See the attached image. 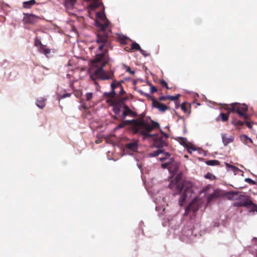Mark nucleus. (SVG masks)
I'll return each mask as SVG.
<instances>
[{"mask_svg": "<svg viewBox=\"0 0 257 257\" xmlns=\"http://www.w3.org/2000/svg\"><path fill=\"white\" fill-rule=\"evenodd\" d=\"M96 18L99 19L100 21H95L96 26L100 29V31L96 35L97 53L95 58L91 62L89 70L90 76L94 81L98 78L102 80L111 79L113 76V73L106 72L103 69L108 61V49L112 48L108 38L109 33L111 32L109 28L110 22L103 14L97 13Z\"/></svg>", "mask_w": 257, "mask_h": 257, "instance_id": "1", "label": "nucleus"}, {"mask_svg": "<svg viewBox=\"0 0 257 257\" xmlns=\"http://www.w3.org/2000/svg\"><path fill=\"white\" fill-rule=\"evenodd\" d=\"M125 125H131L133 132L135 134L140 133L144 137H151L150 134L155 128L159 127V124L153 120H149L142 115L139 118L132 120L123 121Z\"/></svg>", "mask_w": 257, "mask_h": 257, "instance_id": "2", "label": "nucleus"}, {"mask_svg": "<svg viewBox=\"0 0 257 257\" xmlns=\"http://www.w3.org/2000/svg\"><path fill=\"white\" fill-rule=\"evenodd\" d=\"M181 175L178 174L174 179L170 181L169 188L174 190V195H175L183 192L179 200V205L183 206L187 198L191 196L193 193V186L192 184L189 181H183L181 182Z\"/></svg>", "mask_w": 257, "mask_h": 257, "instance_id": "3", "label": "nucleus"}, {"mask_svg": "<svg viewBox=\"0 0 257 257\" xmlns=\"http://www.w3.org/2000/svg\"><path fill=\"white\" fill-rule=\"evenodd\" d=\"M229 112L237 113L238 115L244 119H248V114L247 113L248 106L244 103H233L225 108Z\"/></svg>", "mask_w": 257, "mask_h": 257, "instance_id": "4", "label": "nucleus"}, {"mask_svg": "<svg viewBox=\"0 0 257 257\" xmlns=\"http://www.w3.org/2000/svg\"><path fill=\"white\" fill-rule=\"evenodd\" d=\"M151 137H145V138H153L155 146L158 148H161L167 146L166 140L169 138L167 134L161 130V134H152Z\"/></svg>", "mask_w": 257, "mask_h": 257, "instance_id": "5", "label": "nucleus"}, {"mask_svg": "<svg viewBox=\"0 0 257 257\" xmlns=\"http://www.w3.org/2000/svg\"><path fill=\"white\" fill-rule=\"evenodd\" d=\"M251 203L250 197L246 195H240L237 201L234 202L233 205L234 207H245L248 208L249 204Z\"/></svg>", "mask_w": 257, "mask_h": 257, "instance_id": "6", "label": "nucleus"}, {"mask_svg": "<svg viewBox=\"0 0 257 257\" xmlns=\"http://www.w3.org/2000/svg\"><path fill=\"white\" fill-rule=\"evenodd\" d=\"M199 208V203L195 201H192L186 207L185 214L188 215L191 211H192L193 213H195L198 210Z\"/></svg>", "mask_w": 257, "mask_h": 257, "instance_id": "7", "label": "nucleus"}, {"mask_svg": "<svg viewBox=\"0 0 257 257\" xmlns=\"http://www.w3.org/2000/svg\"><path fill=\"white\" fill-rule=\"evenodd\" d=\"M123 108V111L122 114V119L125 118L126 116L128 115H131L133 117H137L138 116L137 113L132 110L128 106L124 104Z\"/></svg>", "mask_w": 257, "mask_h": 257, "instance_id": "8", "label": "nucleus"}, {"mask_svg": "<svg viewBox=\"0 0 257 257\" xmlns=\"http://www.w3.org/2000/svg\"><path fill=\"white\" fill-rule=\"evenodd\" d=\"M111 91L110 92H105L104 93V95L109 98L110 99H108L106 100L107 102H109V101H112L111 99L114 97L115 95L117 93V90H115V82H112L111 83Z\"/></svg>", "mask_w": 257, "mask_h": 257, "instance_id": "9", "label": "nucleus"}, {"mask_svg": "<svg viewBox=\"0 0 257 257\" xmlns=\"http://www.w3.org/2000/svg\"><path fill=\"white\" fill-rule=\"evenodd\" d=\"M124 104L123 102L112 101L111 105L113 106V111L115 114H118L121 108L123 107Z\"/></svg>", "mask_w": 257, "mask_h": 257, "instance_id": "10", "label": "nucleus"}, {"mask_svg": "<svg viewBox=\"0 0 257 257\" xmlns=\"http://www.w3.org/2000/svg\"><path fill=\"white\" fill-rule=\"evenodd\" d=\"M152 104L154 107L157 108L162 112H164L169 109L168 106L155 99L152 100Z\"/></svg>", "mask_w": 257, "mask_h": 257, "instance_id": "11", "label": "nucleus"}, {"mask_svg": "<svg viewBox=\"0 0 257 257\" xmlns=\"http://www.w3.org/2000/svg\"><path fill=\"white\" fill-rule=\"evenodd\" d=\"M125 148L132 152H137L138 148V142L133 140L126 144Z\"/></svg>", "mask_w": 257, "mask_h": 257, "instance_id": "12", "label": "nucleus"}, {"mask_svg": "<svg viewBox=\"0 0 257 257\" xmlns=\"http://www.w3.org/2000/svg\"><path fill=\"white\" fill-rule=\"evenodd\" d=\"M179 142L180 143L185 146L187 149V151L189 153H191L190 150L195 151V149H194L192 146H190L188 144L187 140L185 138H179Z\"/></svg>", "mask_w": 257, "mask_h": 257, "instance_id": "13", "label": "nucleus"}, {"mask_svg": "<svg viewBox=\"0 0 257 257\" xmlns=\"http://www.w3.org/2000/svg\"><path fill=\"white\" fill-rule=\"evenodd\" d=\"M37 19L36 17H35L34 15H27L24 18V21L26 23H29V24H34L36 22V20Z\"/></svg>", "mask_w": 257, "mask_h": 257, "instance_id": "14", "label": "nucleus"}, {"mask_svg": "<svg viewBox=\"0 0 257 257\" xmlns=\"http://www.w3.org/2000/svg\"><path fill=\"white\" fill-rule=\"evenodd\" d=\"M221 137L222 142L224 146H227L228 144L232 142L234 140L232 137H228L226 134H222Z\"/></svg>", "mask_w": 257, "mask_h": 257, "instance_id": "15", "label": "nucleus"}, {"mask_svg": "<svg viewBox=\"0 0 257 257\" xmlns=\"http://www.w3.org/2000/svg\"><path fill=\"white\" fill-rule=\"evenodd\" d=\"M112 82H115V90L119 89V91L118 92V94L119 95H122L123 94L125 93L122 85L120 82H117L116 81H113Z\"/></svg>", "mask_w": 257, "mask_h": 257, "instance_id": "16", "label": "nucleus"}, {"mask_svg": "<svg viewBox=\"0 0 257 257\" xmlns=\"http://www.w3.org/2000/svg\"><path fill=\"white\" fill-rule=\"evenodd\" d=\"M231 123L236 128H239L244 124V122L234 118L231 121Z\"/></svg>", "mask_w": 257, "mask_h": 257, "instance_id": "17", "label": "nucleus"}, {"mask_svg": "<svg viewBox=\"0 0 257 257\" xmlns=\"http://www.w3.org/2000/svg\"><path fill=\"white\" fill-rule=\"evenodd\" d=\"M76 0H65V6L67 9H71L73 8Z\"/></svg>", "mask_w": 257, "mask_h": 257, "instance_id": "18", "label": "nucleus"}, {"mask_svg": "<svg viewBox=\"0 0 257 257\" xmlns=\"http://www.w3.org/2000/svg\"><path fill=\"white\" fill-rule=\"evenodd\" d=\"M36 4L35 0H30L29 1L24 2L23 6L24 8L30 9L31 7Z\"/></svg>", "mask_w": 257, "mask_h": 257, "instance_id": "19", "label": "nucleus"}, {"mask_svg": "<svg viewBox=\"0 0 257 257\" xmlns=\"http://www.w3.org/2000/svg\"><path fill=\"white\" fill-rule=\"evenodd\" d=\"M39 52L41 53L45 54L46 56L50 53V49L46 47L45 46H41L39 48Z\"/></svg>", "mask_w": 257, "mask_h": 257, "instance_id": "20", "label": "nucleus"}, {"mask_svg": "<svg viewBox=\"0 0 257 257\" xmlns=\"http://www.w3.org/2000/svg\"><path fill=\"white\" fill-rule=\"evenodd\" d=\"M240 138L241 141L243 142L245 145H248L249 143H252V140L248 138L246 135H242L240 136Z\"/></svg>", "mask_w": 257, "mask_h": 257, "instance_id": "21", "label": "nucleus"}, {"mask_svg": "<svg viewBox=\"0 0 257 257\" xmlns=\"http://www.w3.org/2000/svg\"><path fill=\"white\" fill-rule=\"evenodd\" d=\"M36 104L38 107L41 109L43 108L45 106V99L42 98L38 99L36 102Z\"/></svg>", "mask_w": 257, "mask_h": 257, "instance_id": "22", "label": "nucleus"}, {"mask_svg": "<svg viewBox=\"0 0 257 257\" xmlns=\"http://www.w3.org/2000/svg\"><path fill=\"white\" fill-rule=\"evenodd\" d=\"M230 112H229L228 111V112L227 113H221L219 115V116L221 118V120L222 121H226L227 120H228V117H229V113Z\"/></svg>", "mask_w": 257, "mask_h": 257, "instance_id": "23", "label": "nucleus"}, {"mask_svg": "<svg viewBox=\"0 0 257 257\" xmlns=\"http://www.w3.org/2000/svg\"><path fill=\"white\" fill-rule=\"evenodd\" d=\"M206 164L209 166H217L220 164L219 161L218 160H208L206 162Z\"/></svg>", "mask_w": 257, "mask_h": 257, "instance_id": "24", "label": "nucleus"}, {"mask_svg": "<svg viewBox=\"0 0 257 257\" xmlns=\"http://www.w3.org/2000/svg\"><path fill=\"white\" fill-rule=\"evenodd\" d=\"M163 153V151L161 149H158L153 152H152L149 154V156L150 157H156L158 156L159 154Z\"/></svg>", "mask_w": 257, "mask_h": 257, "instance_id": "25", "label": "nucleus"}, {"mask_svg": "<svg viewBox=\"0 0 257 257\" xmlns=\"http://www.w3.org/2000/svg\"><path fill=\"white\" fill-rule=\"evenodd\" d=\"M252 123H253V122L252 121H250V118H249V116H248V119H244V124H245L246 125V126L250 129L252 128Z\"/></svg>", "mask_w": 257, "mask_h": 257, "instance_id": "26", "label": "nucleus"}, {"mask_svg": "<svg viewBox=\"0 0 257 257\" xmlns=\"http://www.w3.org/2000/svg\"><path fill=\"white\" fill-rule=\"evenodd\" d=\"M248 208L250 209L253 211L257 212V204L253 203L251 201V203L249 204V206Z\"/></svg>", "mask_w": 257, "mask_h": 257, "instance_id": "27", "label": "nucleus"}, {"mask_svg": "<svg viewBox=\"0 0 257 257\" xmlns=\"http://www.w3.org/2000/svg\"><path fill=\"white\" fill-rule=\"evenodd\" d=\"M131 49L133 50H137L140 51L141 48L138 43L134 42L131 45Z\"/></svg>", "mask_w": 257, "mask_h": 257, "instance_id": "28", "label": "nucleus"}, {"mask_svg": "<svg viewBox=\"0 0 257 257\" xmlns=\"http://www.w3.org/2000/svg\"><path fill=\"white\" fill-rule=\"evenodd\" d=\"M35 45L37 47H39V48L41 46H43L40 40H39L38 38H36L35 39Z\"/></svg>", "mask_w": 257, "mask_h": 257, "instance_id": "29", "label": "nucleus"}, {"mask_svg": "<svg viewBox=\"0 0 257 257\" xmlns=\"http://www.w3.org/2000/svg\"><path fill=\"white\" fill-rule=\"evenodd\" d=\"M179 97H180L179 94H178L176 96L169 95V99H170L171 101H175V100H177V99H178Z\"/></svg>", "mask_w": 257, "mask_h": 257, "instance_id": "30", "label": "nucleus"}, {"mask_svg": "<svg viewBox=\"0 0 257 257\" xmlns=\"http://www.w3.org/2000/svg\"><path fill=\"white\" fill-rule=\"evenodd\" d=\"M244 181L245 182L251 185H255L256 184V182L254 181L249 178H245Z\"/></svg>", "mask_w": 257, "mask_h": 257, "instance_id": "31", "label": "nucleus"}, {"mask_svg": "<svg viewBox=\"0 0 257 257\" xmlns=\"http://www.w3.org/2000/svg\"><path fill=\"white\" fill-rule=\"evenodd\" d=\"M93 93L92 92H88L86 94V99L89 101L92 98Z\"/></svg>", "mask_w": 257, "mask_h": 257, "instance_id": "32", "label": "nucleus"}, {"mask_svg": "<svg viewBox=\"0 0 257 257\" xmlns=\"http://www.w3.org/2000/svg\"><path fill=\"white\" fill-rule=\"evenodd\" d=\"M160 84L162 87H166L167 89H169V88L168 86L167 83L166 81L164 80H161L160 81Z\"/></svg>", "mask_w": 257, "mask_h": 257, "instance_id": "33", "label": "nucleus"}, {"mask_svg": "<svg viewBox=\"0 0 257 257\" xmlns=\"http://www.w3.org/2000/svg\"><path fill=\"white\" fill-rule=\"evenodd\" d=\"M181 109L184 112H186L187 111V107H186V105L185 103H182V104L181 105Z\"/></svg>", "mask_w": 257, "mask_h": 257, "instance_id": "34", "label": "nucleus"}, {"mask_svg": "<svg viewBox=\"0 0 257 257\" xmlns=\"http://www.w3.org/2000/svg\"><path fill=\"white\" fill-rule=\"evenodd\" d=\"M225 165H226V167L229 168H231L232 169V170H233V171H235V170L237 169V168L236 167H235V166H234L232 165L229 164V163H226L225 164Z\"/></svg>", "mask_w": 257, "mask_h": 257, "instance_id": "35", "label": "nucleus"}, {"mask_svg": "<svg viewBox=\"0 0 257 257\" xmlns=\"http://www.w3.org/2000/svg\"><path fill=\"white\" fill-rule=\"evenodd\" d=\"M205 178H207V179H213V178H215L214 176L212 174L210 173H208L206 175H205Z\"/></svg>", "mask_w": 257, "mask_h": 257, "instance_id": "36", "label": "nucleus"}, {"mask_svg": "<svg viewBox=\"0 0 257 257\" xmlns=\"http://www.w3.org/2000/svg\"><path fill=\"white\" fill-rule=\"evenodd\" d=\"M125 67L126 72H128V73L132 75H134L135 74V71L132 70L130 67L125 66Z\"/></svg>", "mask_w": 257, "mask_h": 257, "instance_id": "37", "label": "nucleus"}, {"mask_svg": "<svg viewBox=\"0 0 257 257\" xmlns=\"http://www.w3.org/2000/svg\"><path fill=\"white\" fill-rule=\"evenodd\" d=\"M159 99L161 101H165L167 99H169V95L160 96Z\"/></svg>", "mask_w": 257, "mask_h": 257, "instance_id": "38", "label": "nucleus"}, {"mask_svg": "<svg viewBox=\"0 0 257 257\" xmlns=\"http://www.w3.org/2000/svg\"><path fill=\"white\" fill-rule=\"evenodd\" d=\"M216 197V195L214 193H212L211 194H210L208 198V200L209 201H210L211 200H212L213 199H214L215 197Z\"/></svg>", "mask_w": 257, "mask_h": 257, "instance_id": "39", "label": "nucleus"}, {"mask_svg": "<svg viewBox=\"0 0 257 257\" xmlns=\"http://www.w3.org/2000/svg\"><path fill=\"white\" fill-rule=\"evenodd\" d=\"M150 89H151V92L152 93H154L157 92L158 90L156 87H155L154 86H152V85L151 86Z\"/></svg>", "mask_w": 257, "mask_h": 257, "instance_id": "40", "label": "nucleus"}, {"mask_svg": "<svg viewBox=\"0 0 257 257\" xmlns=\"http://www.w3.org/2000/svg\"><path fill=\"white\" fill-rule=\"evenodd\" d=\"M140 52L141 53V54L142 55H143L144 56H145L146 57L149 55V54L148 53H147V52L146 51H145L142 49H141V50H140Z\"/></svg>", "mask_w": 257, "mask_h": 257, "instance_id": "41", "label": "nucleus"}, {"mask_svg": "<svg viewBox=\"0 0 257 257\" xmlns=\"http://www.w3.org/2000/svg\"><path fill=\"white\" fill-rule=\"evenodd\" d=\"M227 196L228 198H230V196H232V195H236L237 194V193L236 192H227L226 193Z\"/></svg>", "mask_w": 257, "mask_h": 257, "instance_id": "42", "label": "nucleus"}, {"mask_svg": "<svg viewBox=\"0 0 257 257\" xmlns=\"http://www.w3.org/2000/svg\"><path fill=\"white\" fill-rule=\"evenodd\" d=\"M124 126H125V124H124L123 122L122 121L121 123H119L117 125V128H121L123 127Z\"/></svg>", "mask_w": 257, "mask_h": 257, "instance_id": "43", "label": "nucleus"}, {"mask_svg": "<svg viewBox=\"0 0 257 257\" xmlns=\"http://www.w3.org/2000/svg\"><path fill=\"white\" fill-rule=\"evenodd\" d=\"M70 95H71L70 93H67L64 94L62 96V98H65V97H69V96H70Z\"/></svg>", "mask_w": 257, "mask_h": 257, "instance_id": "44", "label": "nucleus"}, {"mask_svg": "<svg viewBox=\"0 0 257 257\" xmlns=\"http://www.w3.org/2000/svg\"><path fill=\"white\" fill-rule=\"evenodd\" d=\"M81 107L84 109H87L88 108V107L85 104H82L81 105Z\"/></svg>", "mask_w": 257, "mask_h": 257, "instance_id": "45", "label": "nucleus"}, {"mask_svg": "<svg viewBox=\"0 0 257 257\" xmlns=\"http://www.w3.org/2000/svg\"><path fill=\"white\" fill-rule=\"evenodd\" d=\"M167 164L166 163H164L162 165V167L164 168H166L167 167Z\"/></svg>", "mask_w": 257, "mask_h": 257, "instance_id": "46", "label": "nucleus"}, {"mask_svg": "<svg viewBox=\"0 0 257 257\" xmlns=\"http://www.w3.org/2000/svg\"><path fill=\"white\" fill-rule=\"evenodd\" d=\"M164 154H165L166 156H167V157H169L170 156V154L168 152H166Z\"/></svg>", "mask_w": 257, "mask_h": 257, "instance_id": "47", "label": "nucleus"}, {"mask_svg": "<svg viewBox=\"0 0 257 257\" xmlns=\"http://www.w3.org/2000/svg\"><path fill=\"white\" fill-rule=\"evenodd\" d=\"M161 161H163L165 160V158H161L160 159Z\"/></svg>", "mask_w": 257, "mask_h": 257, "instance_id": "48", "label": "nucleus"}, {"mask_svg": "<svg viewBox=\"0 0 257 257\" xmlns=\"http://www.w3.org/2000/svg\"><path fill=\"white\" fill-rule=\"evenodd\" d=\"M124 40H125V39H121V42L122 43H123V42H124Z\"/></svg>", "mask_w": 257, "mask_h": 257, "instance_id": "49", "label": "nucleus"}, {"mask_svg": "<svg viewBox=\"0 0 257 257\" xmlns=\"http://www.w3.org/2000/svg\"><path fill=\"white\" fill-rule=\"evenodd\" d=\"M127 98H123V100H125Z\"/></svg>", "mask_w": 257, "mask_h": 257, "instance_id": "50", "label": "nucleus"}, {"mask_svg": "<svg viewBox=\"0 0 257 257\" xmlns=\"http://www.w3.org/2000/svg\"><path fill=\"white\" fill-rule=\"evenodd\" d=\"M93 48H94V47H90V49H93Z\"/></svg>", "mask_w": 257, "mask_h": 257, "instance_id": "51", "label": "nucleus"}, {"mask_svg": "<svg viewBox=\"0 0 257 257\" xmlns=\"http://www.w3.org/2000/svg\"><path fill=\"white\" fill-rule=\"evenodd\" d=\"M256 138H257V136H256Z\"/></svg>", "mask_w": 257, "mask_h": 257, "instance_id": "52", "label": "nucleus"}]
</instances>
